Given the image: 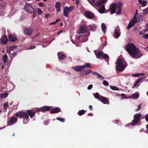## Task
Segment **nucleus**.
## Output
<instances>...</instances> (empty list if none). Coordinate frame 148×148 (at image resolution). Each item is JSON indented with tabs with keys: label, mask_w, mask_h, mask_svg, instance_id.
Returning <instances> with one entry per match:
<instances>
[{
	"label": "nucleus",
	"mask_w": 148,
	"mask_h": 148,
	"mask_svg": "<svg viewBox=\"0 0 148 148\" xmlns=\"http://www.w3.org/2000/svg\"><path fill=\"white\" fill-rule=\"evenodd\" d=\"M139 96V95L137 93H134L132 95V98H138Z\"/></svg>",
	"instance_id": "41"
},
{
	"label": "nucleus",
	"mask_w": 148,
	"mask_h": 148,
	"mask_svg": "<svg viewBox=\"0 0 148 148\" xmlns=\"http://www.w3.org/2000/svg\"><path fill=\"white\" fill-rule=\"evenodd\" d=\"M105 10V5H102L100 8H99L98 11L101 14L104 13V11Z\"/></svg>",
	"instance_id": "28"
},
{
	"label": "nucleus",
	"mask_w": 148,
	"mask_h": 148,
	"mask_svg": "<svg viewBox=\"0 0 148 148\" xmlns=\"http://www.w3.org/2000/svg\"><path fill=\"white\" fill-rule=\"evenodd\" d=\"M143 79V78L140 77L138 79H137L134 83V86L133 88H134V87L136 86L138 83L140 81Z\"/></svg>",
	"instance_id": "34"
},
{
	"label": "nucleus",
	"mask_w": 148,
	"mask_h": 148,
	"mask_svg": "<svg viewBox=\"0 0 148 148\" xmlns=\"http://www.w3.org/2000/svg\"><path fill=\"white\" fill-rule=\"evenodd\" d=\"M63 14L64 16L68 18V13L69 12L68 10V7L67 6H65L64 7L63 9Z\"/></svg>",
	"instance_id": "20"
},
{
	"label": "nucleus",
	"mask_w": 148,
	"mask_h": 148,
	"mask_svg": "<svg viewBox=\"0 0 148 148\" xmlns=\"http://www.w3.org/2000/svg\"><path fill=\"white\" fill-rule=\"evenodd\" d=\"M148 8H147L143 10V12L144 13L145 15H147L148 13Z\"/></svg>",
	"instance_id": "47"
},
{
	"label": "nucleus",
	"mask_w": 148,
	"mask_h": 148,
	"mask_svg": "<svg viewBox=\"0 0 148 148\" xmlns=\"http://www.w3.org/2000/svg\"><path fill=\"white\" fill-rule=\"evenodd\" d=\"M39 5L41 7H45L46 6V4L45 3H38Z\"/></svg>",
	"instance_id": "49"
},
{
	"label": "nucleus",
	"mask_w": 148,
	"mask_h": 148,
	"mask_svg": "<svg viewBox=\"0 0 148 148\" xmlns=\"http://www.w3.org/2000/svg\"><path fill=\"white\" fill-rule=\"evenodd\" d=\"M38 14V15H41L42 13V11L40 8H38L37 9Z\"/></svg>",
	"instance_id": "44"
},
{
	"label": "nucleus",
	"mask_w": 148,
	"mask_h": 148,
	"mask_svg": "<svg viewBox=\"0 0 148 148\" xmlns=\"http://www.w3.org/2000/svg\"><path fill=\"white\" fill-rule=\"evenodd\" d=\"M28 115L30 116L31 118H32L35 114L36 111L34 110H27Z\"/></svg>",
	"instance_id": "17"
},
{
	"label": "nucleus",
	"mask_w": 148,
	"mask_h": 148,
	"mask_svg": "<svg viewBox=\"0 0 148 148\" xmlns=\"http://www.w3.org/2000/svg\"><path fill=\"white\" fill-rule=\"evenodd\" d=\"M110 87L113 90H119V88L115 86H110Z\"/></svg>",
	"instance_id": "37"
},
{
	"label": "nucleus",
	"mask_w": 148,
	"mask_h": 148,
	"mask_svg": "<svg viewBox=\"0 0 148 148\" xmlns=\"http://www.w3.org/2000/svg\"><path fill=\"white\" fill-rule=\"evenodd\" d=\"M8 57L7 55L5 54L3 57V60L4 63H6L7 62Z\"/></svg>",
	"instance_id": "38"
},
{
	"label": "nucleus",
	"mask_w": 148,
	"mask_h": 148,
	"mask_svg": "<svg viewBox=\"0 0 148 148\" xmlns=\"http://www.w3.org/2000/svg\"><path fill=\"white\" fill-rule=\"evenodd\" d=\"M91 27V30L92 31H95L96 28V26L95 25H93L90 26Z\"/></svg>",
	"instance_id": "40"
},
{
	"label": "nucleus",
	"mask_w": 148,
	"mask_h": 148,
	"mask_svg": "<svg viewBox=\"0 0 148 148\" xmlns=\"http://www.w3.org/2000/svg\"><path fill=\"white\" fill-rule=\"evenodd\" d=\"M59 56V55H58ZM66 58V56L64 54L61 55L60 56H58V58L61 60H63Z\"/></svg>",
	"instance_id": "39"
},
{
	"label": "nucleus",
	"mask_w": 148,
	"mask_h": 148,
	"mask_svg": "<svg viewBox=\"0 0 148 148\" xmlns=\"http://www.w3.org/2000/svg\"><path fill=\"white\" fill-rule=\"evenodd\" d=\"M138 12V10H136V11L135 14V15H137Z\"/></svg>",
	"instance_id": "64"
},
{
	"label": "nucleus",
	"mask_w": 148,
	"mask_h": 148,
	"mask_svg": "<svg viewBox=\"0 0 148 148\" xmlns=\"http://www.w3.org/2000/svg\"><path fill=\"white\" fill-rule=\"evenodd\" d=\"M103 84L106 86H108L109 84V83L106 80L103 81Z\"/></svg>",
	"instance_id": "48"
},
{
	"label": "nucleus",
	"mask_w": 148,
	"mask_h": 148,
	"mask_svg": "<svg viewBox=\"0 0 148 148\" xmlns=\"http://www.w3.org/2000/svg\"><path fill=\"white\" fill-rule=\"evenodd\" d=\"M116 64V70L118 71H123L125 69L127 64L126 63V65H125L124 64L123 59L121 58H118L117 59Z\"/></svg>",
	"instance_id": "2"
},
{
	"label": "nucleus",
	"mask_w": 148,
	"mask_h": 148,
	"mask_svg": "<svg viewBox=\"0 0 148 148\" xmlns=\"http://www.w3.org/2000/svg\"><path fill=\"white\" fill-rule=\"evenodd\" d=\"M75 7L74 6H71L68 7V10L69 12L72 11L74 9Z\"/></svg>",
	"instance_id": "45"
},
{
	"label": "nucleus",
	"mask_w": 148,
	"mask_h": 148,
	"mask_svg": "<svg viewBox=\"0 0 148 148\" xmlns=\"http://www.w3.org/2000/svg\"><path fill=\"white\" fill-rule=\"evenodd\" d=\"M132 75L134 77H138L140 76V73H138L136 74H134Z\"/></svg>",
	"instance_id": "52"
},
{
	"label": "nucleus",
	"mask_w": 148,
	"mask_h": 148,
	"mask_svg": "<svg viewBox=\"0 0 148 148\" xmlns=\"http://www.w3.org/2000/svg\"><path fill=\"white\" fill-rule=\"evenodd\" d=\"M85 14L87 18L90 19L92 18L94 16V14L92 12L89 11H86Z\"/></svg>",
	"instance_id": "12"
},
{
	"label": "nucleus",
	"mask_w": 148,
	"mask_h": 148,
	"mask_svg": "<svg viewBox=\"0 0 148 148\" xmlns=\"http://www.w3.org/2000/svg\"><path fill=\"white\" fill-rule=\"evenodd\" d=\"M93 95L96 99H97L99 100H100L101 98V97L102 96L101 95H100L99 93L97 92L95 93H93Z\"/></svg>",
	"instance_id": "29"
},
{
	"label": "nucleus",
	"mask_w": 148,
	"mask_h": 148,
	"mask_svg": "<svg viewBox=\"0 0 148 148\" xmlns=\"http://www.w3.org/2000/svg\"><path fill=\"white\" fill-rule=\"evenodd\" d=\"M88 31L87 27L84 25H81L78 30L77 33L79 34H83Z\"/></svg>",
	"instance_id": "7"
},
{
	"label": "nucleus",
	"mask_w": 148,
	"mask_h": 148,
	"mask_svg": "<svg viewBox=\"0 0 148 148\" xmlns=\"http://www.w3.org/2000/svg\"><path fill=\"white\" fill-rule=\"evenodd\" d=\"M117 4H116L115 3H112L110 5V9L108 10L107 12H108L110 10L111 14L114 13L116 12V10L117 8Z\"/></svg>",
	"instance_id": "8"
},
{
	"label": "nucleus",
	"mask_w": 148,
	"mask_h": 148,
	"mask_svg": "<svg viewBox=\"0 0 148 148\" xmlns=\"http://www.w3.org/2000/svg\"><path fill=\"white\" fill-rule=\"evenodd\" d=\"M102 58L104 59L107 60H106V62H109V57L107 54L103 53Z\"/></svg>",
	"instance_id": "30"
},
{
	"label": "nucleus",
	"mask_w": 148,
	"mask_h": 148,
	"mask_svg": "<svg viewBox=\"0 0 148 148\" xmlns=\"http://www.w3.org/2000/svg\"><path fill=\"white\" fill-rule=\"evenodd\" d=\"M136 23V20L134 19L132 21H131L129 23L127 27V29L131 28L132 26H134L135 23Z\"/></svg>",
	"instance_id": "19"
},
{
	"label": "nucleus",
	"mask_w": 148,
	"mask_h": 148,
	"mask_svg": "<svg viewBox=\"0 0 148 148\" xmlns=\"http://www.w3.org/2000/svg\"><path fill=\"white\" fill-rule=\"evenodd\" d=\"M61 111V110L59 107H55L52 109L50 111L51 114L56 113Z\"/></svg>",
	"instance_id": "14"
},
{
	"label": "nucleus",
	"mask_w": 148,
	"mask_h": 148,
	"mask_svg": "<svg viewBox=\"0 0 148 148\" xmlns=\"http://www.w3.org/2000/svg\"><path fill=\"white\" fill-rule=\"evenodd\" d=\"M145 119L147 121H148V114H147L145 116Z\"/></svg>",
	"instance_id": "56"
},
{
	"label": "nucleus",
	"mask_w": 148,
	"mask_h": 148,
	"mask_svg": "<svg viewBox=\"0 0 148 148\" xmlns=\"http://www.w3.org/2000/svg\"><path fill=\"white\" fill-rule=\"evenodd\" d=\"M120 35V34L119 33L118 30L117 29H115L114 32V37L116 38H118Z\"/></svg>",
	"instance_id": "26"
},
{
	"label": "nucleus",
	"mask_w": 148,
	"mask_h": 148,
	"mask_svg": "<svg viewBox=\"0 0 148 148\" xmlns=\"http://www.w3.org/2000/svg\"><path fill=\"white\" fill-rule=\"evenodd\" d=\"M144 35H145L144 36V38H145L147 39H148V33L145 35V34H144Z\"/></svg>",
	"instance_id": "57"
},
{
	"label": "nucleus",
	"mask_w": 148,
	"mask_h": 148,
	"mask_svg": "<svg viewBox=\"0 0 148 148\" xmlns=\"http://www.w3.org/2000/svg\"><path fill=\"white\" fill-rule=\"evenodd\" d=\"M90 64L89 63H87L85 64L82 65L83 69L86 68H90Z\"/></svg>",
	"instance_id": "36"
},
{
	"label": "nucleus",
	"mask_w": 148,
	"mask_h": 148,
	"mask_svg": "<svg viewBox=\"0 0 148 148\" xmlns=\"http://www.w3.org/2000/svg\"><path fill=\"white\" fill-rule=\"evenodd\" d=\"M62 32V30H60L58 32V33H57V36H58L60 33H61V32Z\"/></svg>",
	"instance_id": "59"
},
{
	"label": "nucleus",
	"mask_w": 148,
	"mask_h": 148,
	"mask_svg": "<svg viewBox=\"0 0 148 148\" xmlns=\"http://www.w3.org/2000/svg\"><path fill=\"white\" fill-rule=\"evenodd\" d=\"M141 116L140 113H136L134 115V119L132 122V125L134 126L136 125L139 122Z\"/></svg>",
	"instance_id": "5"
},
{
	"label": "nucleus",
	"mask_w": 148,
	"mask_h": 148,
	"mask_svg": "<svg viewBox=\"0 0 148 148\" xmlns=\"http://www.w3.org/2000/svg\"><path fill=\"white\" fill-rule=\"evenodd\" d=\"M61 6V4L60 2L57 1L56 3V5L55 6V8L57 12H59L60 10V7Z\"/></svg>",
	"instance_id": "23"
},
{
	"label": "nucleus",
	"mask_w": 148,
	"mask_h": 148,
	"mask_svg": "<svg viewBox=\"0 0 148 148\" xmlns=\"http://www.w3.org/2000/svg\"><path fill=\"white\" fill-rule=\"evenodd\" d=\"M60 20V19L59 18H57L55 21L53 22L50 23V25H53L55 24L57 22Z\"/></svg>",
	"instance_id": "43"
},
{
	"label": "nucleus",
	"mask_w": 148,
	"mask_h": 148,
	"mask_svg": "<svg viewBox=\"0 0 148 148\" xmlns=\"http://www.w3.org/2000/svg\"><path fill=\"white\" fill-rule=\"evenodd\" d=\"M76 38L77 39L79 40H80V41H81V35H80L78 37H76Z\"/></svg>",
	"instance_id": "55"
},
{
	"label": "nucleus",
	"mask_w": 148,
	"mask_h": 148,
	"mask_svg": "<svg viewBox=\"0 0 148 148\" xmlns=\"http://www.w3.org/2000/svg\"><path fill=\"white\" fill-rule=\"evenodd\" d=\"M8 38L9 41L12 42H14L17 40V39L16 35L12 34H9Z\"/></svg>",
	"instance_id": "10"
},
{
	"label": "nucleus",
	"mask_w": 148,
	"mask_h": 148,
	"mask_svg": "<svg viewBox=\"0 0 148 148\" xmlns=\"http://www.w3.org/2000/svg\"><path fill=\"white\" fill-rule=\"evenodd\" d=\"M33 12V17L34 18L36 17V9H35L34 10V11Z\"/></svg>",
	"instance_id": "50"
},
{
	"label": "nucleus",
	"mask_w": 148,
	"mask_h": 148,
	"mask_svg": "<svg viewBox=\"0 0 148 148\" xmlns=\"http://www.w3.org/2000/svg\"><path fill=\"white\" fill-rule=\"evenodd\" d=\"M18 120V118L14 116H12L10 118V120L9 123L10 125H12L16 122Z\"/></svg>",
	"instance_id": "18"
},
{
	"label": "nucleus",
	"mask_w": 148,
	"mask_h": 148,
	"mask_svg": "<svg viewBox=\"0 0 148 148\" xmlns=\"http://www.w3.org/2000/svg\"><path fill=\"white\" fill-rule=\"evenodd\" d=\"M101 29L104 33L106 32V25L103 23H102L101 25Z\"/></svg>",
	"instance_id": "32"
},
{
	"label": "nucleus",
	"mask_w": 148,
	"mask_h": 148,
	"mask_svg": "<svg viewBox=\"0 0 148 148\" xmlns=\"http://www.w3.org/2000/svg\"><path fill=\"white\" fill-rule=\"evenodd\" d=\"M16 46H12L10 47V50H13V49L15 48Z\"/></svg>",
	"instance_id": "53"
},
{
	"label": "nucleus",
	"mask_w": 148,
	"mask_h": 148,
	"mask_svg": "<svg viewBox=\"0 0 148 148\" xmlns=\"http://www.w3.org/2000/svg\"><path fill=\"white\" fill-rule=\"evenodd\" d=\"M76 3L77 5H78L79 4V2L78 0H76Z\"/></svg>",
	"instance_id": "63"
},
{
	"label": "nucleus",
	"mask_w": 148,
	"mask_h": 148,
	"mask_svg": "<svg viewBox=\"0 0 148 148\" xmlns=\"http://www.w3.org/2000/svg\"><path fill=\"white\" fill-rule=\"evenodd\" d=\"M17 53L16 52H14L12 54L13 57H15Z\"/></svg>",
	"instance_id": "61"
},
{
	"label": "nucleus",
	"mask_w": 148,
	"mask_h": 148,
	"mask_svg": "<svg viewBox=\"0 0 148 148\" xmlns=\"http://www.w3.org/2000/svg\"><path fill=\"white\" fill-rule=\"evenodd\" d=\"M101 97V98L99 101H100L101 102L105 104H108L109 103V101L108 99L102 96Z\"/></svg>",
	"instance_id": "16"
},
{
	"label": "nucleus",
	"mask_w": 148,
	"mask_h": 148,
	"mask_svg": "<svg viewBox=\"0 0 148 148\" xmlns=\"http://www.w3.org/2000/svg\"><path fill=\"white\" fill-rule=\"evenodd\" d=\"M103 53L102 51H99L97 53V56L99 58H102L103 56Z\"/></svg>",
	"instance_id": "31"
},
{
	"label": "nucleus",
	"mask_w": 148,
	"mask_h": 148,
	"mask_svg": "<svg viewBox=\"0 0 148 148\" xmlns=\"http://www.w3.org/2000/svg\"><path fill=\"white\" fill-rule=\"evenodd\" d=\"M36 47V46L35 45H32L29 47V49H34Z\"/></svg>",
	"instance_id": "54"
},
{
	"label": "nucleus",
	"mask_w": 148,
	"mask_h": 148,
	"mask_svg": "<svg viewBox=\"0 0 148 148\" xmlns=\"http://www.w3.org/2000/svg\"><path fill=\"white\" fill-rule=\"evenodd\" d=\"M86 111V110L85 111L83 110H79L77 114L79 116H82L83 114H84L85 112Z\"/></svg>",
	"instance_id": "35"
},
{
	"label": "nucleus",
	"mask_w": 148,
	"mask_h": 148,
	"mask_svg": "<svg viewBox=\"0 0 148 148\" xmlns=\"http://www.w3.org/2000/svg\"><path fill=\"white\" fill-rule=\"evenodd\" d=\"M93 3H92V5L95 7L97 6L99 7L103 4L106 3L108 1V0H99L97 2H95L96 0H92Z\"/></svg>",
	"instance_id": "6"
},
{
	"label": "nucleus",
	"mask_w": 148,
	"mask_h": 148,
	"mask_svg": "<svg viewBox=\"0 0 148 148\" xmlns=\"http://www.w3.org/2000/svg\"><path fill=\"white\" fill-rule=\"evenodd\" d=\"M25 11L29 13H32L34 10V6L31 3H27L24 7Z\"/></svg>",
	"instance_id": "3"
},
{
	"label": "nucleus",
	"mask_w": 148,
	"mask_h": 148,
	"mask_svg": "<svg viewBox=\"0 0 148 148\" xmlns=\"http://www.w3.org/2000/svg\"><path fill=\"white\" fill-rule=\"evenodd\" d=\"M90 33L88 35H81V42H85L88 40V38L87 37L89 35Z\"/></svg>",
	"instance_id": "21"
},
{
	"label": "nucleus",
	"mask_w": 148,
	"mask_h": 148,
	"mask_svg": "<svg viewBox=\"0 0 148 148\" xmlns=\"http://www.w3.org/2000/svg\"><path fill=\"white\" fill-rule=\"evenodd\" d=\"M92 74L93 75H96L97 76V78L98 79H104V78L103 77H102V76L99 74L98 73L96 72H92Z\"/></svg>",
	"instance_id": "25"
},
{
	"label": "nucleus",
	"mask_w": 148,
	"mask_h": 148,
	"mask_svg": "<svg viewBox=\"0 0 148 148\" xmlns=\"http://www.w3.org/2000/svg\"><path fill=\"white\" fill-rule=\"evenodd\" d=\"M50 16V14L49 13H47L46 14V16H45V17L48 18Z\"/></svg>",
	"instance_id": "58"
},
{
	"label": "nucleus",
	"mask_w": 148,
	"mask_h": 148,
	"mask_svg": "<svg viewBox=\"0 0 148 148\" xmlns=\"http://www.w3.org/2000/svg\"><path fill=\"white\" fill-rule=\"evenodd\" d=\"M138 1L140 4H141L142 6L143 7L145 6L147 4V1H143L142 2V0H138Z\"/></svg>",
	"instance_id": "27"
},
{
	"label": "nucleus",
	"mask_w": 148,
	"mask_h": 148,
	"mask_svg": "<svg viewBox=\"0 0 148 148\" xmlns=\"http://www.w3.org/2000/svg\"><path fill=\"white\" fill-rule=\"evenodd\" d=\"M8 95V92H6L4 93H3L0 95V97L1 98H5L7 97Z\"/></svg>",
	"instance_id": "33"
},
{
	"label": "nucleus",
	"mask_w": 148,
	"mask_h": 148,
	"mask_svg": "<svg viewBox=\"0 0 148 148\" xmlns=\"http://www.w3.org/2000/svg\"><path fill=\"white\" fill-rule=\"evenodd\" d=\"M88 2L91 5H92V3H93V2L92 0H87Z\"/></svg>",
	"instance_id": "62"
},
{
	"label": "nucleus",
	"mask_w": 148,
	"mask_h": 148,
	"mask_svg": "<svg viewBox=\"0 0 148 148\" xmlns=\"http://www.w3.org/2000/svg\"><path fill=\"white\" fill-rule=\"evenodd\" d=\"M57 119L58 121H60L62 122H64V119L60 117H57Z\"/></svg>",
	"instance_id": "46"
},
{
	"label": "nucleus",
	"mask_w": 148,
	"mask_h": 148,
	"mask_svg": "<svg viewBox=\"0 0 148 148\" xmlns=\"http://www.w3.org/2000/svg\"><path fill=\"white\" fill-rule=\"evenodd\" d=\"M92 84L90 85L89 86H88L87 89L88 90H90L92 89Z\"/></svg>",
	"instance_id": "51"
},
{
	"label": "nucleus",
	"mask_w": 148,
	"mask_h": 148,
	"mask_svg": "<svg viewBox=\"0 0 148 148\" xmlns=\"http://www.w3.org/2000/svg\"><path fill=\"white\" fill-rule=\"evenodd\" d=\"M122 3L121 2H120L117 3V11L116 13L117 14H119L120 13L121 10Z\"/></svg>",
	"instance_id": "11"
},
{
	"label": "nucleus",
	"mask_w": 148,
	"mask_h": 148,
	"mask_svg": "<svg viewBox=\"0 0 148 148\" xmlns=\"http://www.w3.org/2000/svg\"><path fill=\"white\" fill-rule=\"evenodd\" d=\"M89 108L90 110H92V105H90L89 106Z\"/></svg>",
	"instance_id": "60"
},
{
	"label": "nucleus",
	"mask_w": 148,
	"mask_h": 148,
	"mask_svg": "<svg viewBox=\"0 0 148 148\" xmlns=\"http://www.w3.org/2000/svg\"><path fill=\"white\" fill-rule=\"evenodd\" d=\"M51 107L46 106L42 107L41 108L39 109L38 111H47L51 110Z\"/></svg>",
	"instance_id": "13"
},
{
	"label": "nucleus",
	"mask_w": 148,
	"mask_h": 148,
	"mask_svg": "<svg viewBox=\"0 0 148 148\" xmlns=\"http://www.w3.org/2000/svg\"><path fill=\"white\" fill-rule=\"evenodd\" d=\"M3 106L5 110L4 112H5L6 111L7 108L8 107V103H5L3 105Z\"/></svg>",
	"instance_id": "42"
},
{
	"label": "nucleus",
	"mask_w": 148,
	"mask_h": 148,
	"mask_svg": "<svg viewBox=\"0 0 148 148\" xmlns=\"http://www.w3.org/2000/svg\"><path fill=\"white\" fill-rule=\"evenodd\" d=\"M24 32L27 35H29L31 34L34 31V29L32 28L29 27V28H24L23 29Z\"/></svg>",
	"instance_id": "9"
},
{
	"label": "nucleus",
	"mask_w": 148,
	"mask_h": 148,
	"mask_svg": "<svg viewBox=\"0 0 148 148\" xmlns=\"http://www.w3.org/2000/svg\"><path fill=\"white\" fill-rule=\"evenodd\" d=\"M92 72V71L90 69L88 70H84L83 71V73L81 74L82 76H83V74L85 75H87L90 74Z\"/></svg>",
	"instance_id": "22"
},
{
	"label": "nucleus",
	"mask_w": 148,
	"mask_h": 148,
	"mask_svg": "<svg viewBox=\"0 0 148 148\" xmlns=\"http://www.w3.org/2000/svg\"><path fill=\"white\" fill-rule=\"evenodd\" d=\"M72 68L77 71H79L83 69L82 66H75L72 67Z\"/></svg>",
	"instance_id": "24"
},
{
	"label": "nucleus",
	"mask_w": 148,
	"mask_h": 148,
	"mask_svg": "<svg viewBox=\"0 0 148 148\" xmlns=\"http://www.w3.org/2000/svg\"><path fill=\"white\" fill-rule=\"evenodd\" d=\"M125 49L134 58H139L143 56L142 53L133 43H128Z\"/></svg>",
	"instance_id": "1"
},
{
	"label": "nucleus",
	"mask_w": 148,
	"mask_h": 148,
	"mask_svg": "<svg viewBox=\"0 0 148 148\" xmlns=\"http://www.w3.org/2000/svg\"><path fill=\"white\" fill-rule=\"evenodd\" d=\"M8 41V39L5 35H3L1 38V42L3 44H6Z\"/></svg>",
	"instance_id": "15"
},
{
	"label": "nucleus",
	"mask_w": 148,
	"mask_h": 148,
	"mask_svg": "<svg viewBox=\"0 0 148 148\" xmlns=\"http://www.w3.org/2000/svg\"><path fill=\"white\" fill-rule=\"evenodd\" d=\"M15 115L19 118H25L26 119H29L28 114L27 113L23 111H18L16 112Z\"/></svg>",
	"instance_id": "4"
}]
</instances>
